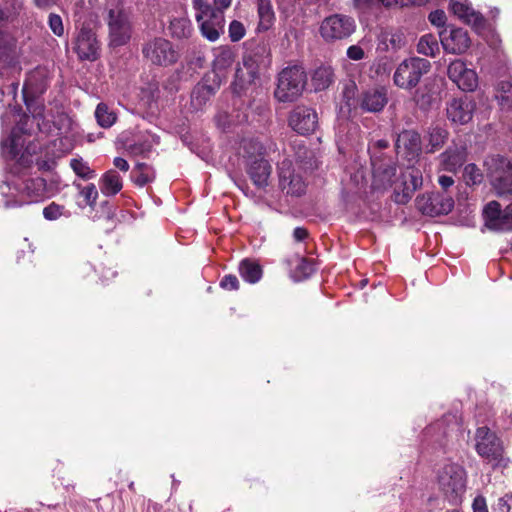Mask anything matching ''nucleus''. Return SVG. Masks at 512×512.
<instances>
[{
	"mask_svg": "<svg viewBox=\"0 0 512 512\" xmlns=\"http://www.w3.org/2000/svg\"><path fill=\"white\" fill-rule=\"evenodd\" d=\"M28 116L24 117L13 128L11 135L2 142V151L5 157L15 161V172L23 176H29L32 154L30 146L32 144L30 129L25 128L28 122Z\"/></svg>",
	"mask_w": 512,
	"mask_h": 512,
	"instance_id": "1",
	"label": "nucleus"
},
{
	"mask_svg": "<svg viewBox=\"0 0 512 512\" xmlns=\"http://www.w3.org/2000/svg\"><path fill=\"white\" fill-rule=\"evenodd\" d=\"M306 84L307 74L302 66H287L278 73L274 97L279 102H294L302 95Z\"/></svg>",
	"mask_w": 512,
	"mask_h": 512,
	"instance_id": "2",
	"label": "nucleus"
},
{
	"mask_svg": "<svg viewBox=\"0 0 512 512\" xmlns=\"http://www.w3.org/2000/svg\"><path fill=\"white\" fill-rule=\"evenodd\" d=\"M484 165L492 187L500 197L512 199V162L501 155H491Z\"/></svg>",
	"mask_w": 512,
	"mask_h": 512,
	"instance_id": "3",
	"label": "nucleus"
},
{
	"mask_svg": "<svg viewBox=\"0 0 512 512\" xmlns=\"http://www.w3.org/2000/svg\"><path fill=\"white\" fill-rule=\"evenodd\" d=\"M429 60L421 57L404 59L396 68L393 75V83L400 89L412 90L421 81L422 77L431 70Z\"/></svg>",
	"mask_w": 512,
	"mask_h": 512,
	"instance_id": "4",
	"label": "nucleus"
},
{
	"mask_svg": "<svg viewBox=\"0 0 512 512\" xmlns=\"http://www.w3.org/2000/svg\"><path fill=\"white\" fill-rule=\"evenodd\" d=\"M141 52L146 61L156 66L167 67L175 64L179 59V53L173 44L162 37H154L144 41Z\"/></svg>",
	"mask_w": 512,
	"mask_h": 512,
	"instance_id": "5",
	"label": "nucleus"
},
{
	"mask_svg": "<svg viewBox=\"0 0 512 512\" xmlns=\"http://www.w3.org/2000/svg\"><path fill=\"white\" fill-rule=\"evenodd\" d=\"M475 450L477 454L492 463L493 466L499 465L503 460L504 447L497 434L487 426L476 429L474 435Z\"/></svg>",
	"mask_w": 512,
	"mask_h": 512,
	"instance_id": "6",
	"label": "nucleus"
},
{
	"mask_svg": "<svg viewBox=\"0 0 512 512\" xmlns=\"http://www.w3.org/2000/svg\"><path fill=\"white\" fill-rule=\"evenodd\" d=\"M438 483L448 500L457 503L465 491V471L457 464L445 465L439 471Z\"/></svg>",
	"mask_w": 512,
	"mask_h": 512,
	"instance_id": "7",
	"label": "nucleus"
},
{
	"mask_svg": "<svg viewBox=\"0 0 512 512\" xmlns=\"http://www.w3.org/2000/svg\"><path fill=\"white\" fill-rule=\"evenodd\" d=\"M51 70L48 66H38L34 69V95L36 93L42 94L49 86L51 79ZM53 115L46 112L45 106L39 103L34 98V120H37V126L41 132L50 129V122Z\"/></svg>",
	"mask_w": 512,
	"mask_h": 512,
	"instance_id": "8",
	"label": "nucleus"
},
{
	"mask_svg": "<svg viewBox=\"0 0 512 512\" xmlns=\"http://www.w3.org/2000/svg\"><path fill=\"white\" fill-rule=\"evenodd\" d=\"M74 50L81 60L95 61L100 55V43L92 21L83 22L74 42Z\"/></svg>",
	"mask_w": 512,
	"mask_h": 512,
	"instance_id": "9",
	"label": "nucleus"
},
{
	"mask_svg": "<svg viewBox=\"0 0 512 512\" xmlns=\"http://www.w3.org/2000/svg\"><path fill=\"white\" fill-rule=\"evenodd\" d=\"M416 207L422 214L431 217L447 215L454 208V199L448 193L431 192L418 196Z\"/></svg>",
	"mask_w": 512,
	"mask_h": 512,
	"instance_id": "10",
	"label": "nucleus"
},
{
	"mask_svg": "<svg viewBox=\"0 0 512 512\" xmlns=\"http://www.w3.org/2000/svg\"><path fill=\"white\" fill-rule=\"evenodd\" d=\"M109 45L120 47L126 45L132 36V26L127 14L122 10H109L108 13Z\"/></svg>",
	"mask_w": 512,
	"mask_h": 512,
	"instance_id": "11",
	"label": "nucleus"
},
{
	"mask_svg": "<svg viewBox=\"0 0 512 512\" xmlns=\"http://www.w3.org/2000/svg\"><path fill=\"white\" fill-rule=\"evenodd\" d=\"M355 27V21L352 17L334 14L324 19L320 32L326 40H341L352 35Z\"/></svg>",
	"mask_w": 512,
	"mask_h": 512,
	"instance_id": "12",
	"label": "nucleus"
},
{
	"mask_svg": "<svg viewBox=\"0 0 512 512\" xmlns=\"http://www.w3.org/2000/svg\"><path fill=\"white\" fill-rule=\"evenodd\" d=\"M483 216L488 229L497 232L512 231V203L502 210L500 203L491 201L485 206Z\"/></svg>",
	"mask_w": 512,
	"mask_h": 512,
	"instance_id": "13",
	"label": "nucleus"
},
{
	"mask_svg": "<svg viewBox=\"0 0 512 512\" xmlns=\"http://www.w3.org/2000/svg\"><path fill=\"white\" fill-rule=\"evenodd\" d=\"M288 125L300 135L312 134L318 127V114L311 107L298 105L290 111Z\"/></svg>",
	"mask_w": 512,
	"mask_h": 512,
	"instance_id": "14",
	"label": "nucleus"
},
{
	"mask_svg": "<svg viewBox=\"0 0 512 512\" xmlns=\"http://www.w3.org/2000/svg\"><path fill=\"white\" fill-rule=\"evenodd\" d=\"M373 184L377 188L386 189L395 183L397 164L388 156H371Z\"/></svg>",
	"mask_w": 512,
	"mask_h": 512,
	"instance_id": "15",
	"label": "nucleus"
},
{
	"mask_svg": "<svg viewBox=\"0 0 512 512\" xmlns=\"http://www.w3.org/2000/svg\"><path fill=\"white\" fill-rule=\"evenodd\" d=\"M279 187L286 194L299 197L305 193L306 184L301 175L296 174L292 162L284 159L278 166Z\"/></svg>",
	"mask_w": 512,
	"mask_h": 512,
	"instance_id": "16",
	"label": "nucleus"
},
{
	"mask_svg": "<svg viewBox=\"0 0 512 512\" xmlns=\"http://www.w3.org/2000/svg\"><path fill=\"white\" fill-rule=\"evenodd\" d=\"M467 145L463 141L452 144L438 156L439 170L456 173L467 161Z\"/></svg>",
	"mask_w": 512,
	"mask_h": 512,
	"instance_id": "17",
	"label": "nucleus"
},
{
	"mask_svg": "<svg viewBox=\"0 0 512 512\" xmlns=\"http://www.w3.org/2000/svg\"><path fill=\"white\" fill-rule=\"evenodd\" d=\"M440 41L445 52L462 54L470 47L471 40L463 28H445L439 32Z\"/></svg>",
	"mask_w": 512,
	"mask_h": 512,
	"instance_id": "18",
	"label": "nucleus"
},
{
	"mask_svg": "<svg viewBox=\"0 0 512 512\" xmlns=\"http://www.w3.org/2000/svg\"><path fill=\"white\" fill-rule=\"evenodd\" d=\"M476 103L470 96L453 98L447 103V118L454 124L465 125L473 118Z\"/></svg>",
	"mask_w": 512,
	"mask_h": 512,
	"instance_id": "19",
	"label": "nucleus"
},
{
	"mask_svg": "<svg viewBox=\"0 0 512 512\" xmlns=\"http://www.w3.org/2000/svg\"><path fill=\"white\" fill-rule=\"evenodd\" d=\"M269 47L264 43L256 44L254 48L247 51L243 57V65L247 69L250 80L257 77L260 68H266L271 63Z\"/></svg>",
	"mask_w": 512,
	"mask_h": 512,
	"instance_id": "20",
	"label": "nucleus"
},
{
	"mask_svg": "<svg viewBox=\"0 0 512 512\" xmlns=\"http://www.w3.org/2000/svg\"><path fill=\"white\" fill-rule=\"evenodd\" d=\"M395 148L397 153L408 161L417 159L422 152L420 134L415 130H403L398 134Z\"/></svg>",
	"mask_w": 512,
	"mask_h": 512,
	"instance_id": "21",
	"label": "nucleus"
},
{
	"mask_svg": "<svg viewBox=\"0 0 512 512\" xmlns=\"http://www.w3.org/2000/svg\"><path fill=\"white\" fill-rule=\"evenodd\" d=\"M387 103V89L385 87H373L361 93L358 107L365 112L377 113L382 111Z\"/></svg>",
	"mask_w": 512,
	"mask_h": 512,
	"instance_id": "22",
	"label": "nucleus"
},
{
	"mask_svg": "<svg viewBox=\"0 0 512 512\" xmlns=\"http://www.w3.org/2000/svg\"><path fill=\"white\" fill-rule=\"evenodd\" d=\"M450 10L455 16L466 24L472 25L475 29H482L485 26L484 17L468 4L451 0Z\"/></svg>",
	"mask_w": 512,
	"mask_h": 512,
	"instance_id": "23",
	"label": "nucleus"
},
{
	"mask_svg": "<svg viewBox=\"0 0 512 512\" xmlns=\"http://www.w3.org/2000/svg\"><path fill=\"white\" fill-rule=\"evenodd\" d=\"M17 59L18 49L15 39L10 34L0 30V69L14 66Z\"/></svg>",
	"mask_w": 512,
	"mask_h": 512,
	"instance_id": "24",
	"label": "nucleus"
},
{
	"mask_svg": "<svg viewBox=\"0 0 512 512\" xmlns=\"http://www.w3.org/2000/svg\"><path fill=\"white\" fill-rule=\"evenodd\" d=\"M247 173L253 184L263 189L268 185V179L271 174V165L264 158H255L250 162Z\"/></svg>",
	"mask_w": 512,
	"mask_h": 512,
	"instance_id": "25",
	"label": "nucleus"
},
{
	"mask_svg": "<svg viewBox=\"0 0 512 512\" xmlns=\"http://www.w3.org/2000/svg\"><path fill=\"white\" fill-rule=\"evenodd\" d=\"M287 264L290 276L296 282L310 277L316 270L317 265L313 258H289Z\"/></svg>",
	"mask_w": 512,
	"mask_h": 512,
	"instance_id": "26",
	"label": "nucleus"
},
{
	"mask_svg": "<svg viewBox=\"0 0 512 512\" xmlns=\"http://www.w3.org/2000/svg\"><path fill=\"white\" fill-rule=\"evenodd\" d=\"M201 21L200 28L202 35L210 41L217 40L220 32L223 31V13L220 11H211L209 18Z\"/></svg>",
	"mask_w": 512,
	"mask_h": 512,
	"instance_id": "27",
	"label": "nucleus"
},
{
	"mask_svg": "<svg viewBox=\"0 0 512 512\" xmlns=\"http://www.w3.org/2000/svg\"><path fill=\"white\" fill-rule=\"evenodd\" d=\"M425 138L427 140L426 153H435L448 141L449 132L447 129L438 125L430 126L427 129Z\"/></svg>",
	"mask_w": 512,
	"mask_h": 512,
	"instance_id": "28",
	"label": "nucleus"
},
{
	"mask_svg": "<svg viewBox=\"0 0 512 512\" xmlns=\"http://www.w3.org/2000/svg\"><path fill=\"white\" fill-rule=\"evenodd\" d=\"M218 89L219 83L216 81H213L212 84H208L207 81L197 84L191 94L193 105L200 108L206 104Z\"/></svg>",
	"mask_w": 512,
	"mask_h": 512,
	"instance_id": "29",
	"label": "nucleus"
},
{
	"mask_svg": "<svg viewBox=\"0 0 512 512\" xmlns=\"http://www.w3.org/2000/svg\"><path fill=\"white\" fill-rule=\"evenodd\" d=\"M122 189V179L115 170L107 171L100 180V190L110 196L117 194Z\"/></svg>",
	"mask_w": 512,
	"mask_h": 512,
	"instance_id": "30",
	"label": "nucleus"
},
{
	"mask_svg": "<svg viewBox=\"0 0 512 512\" xmlns=\"http://www.w3.org/2000/svg\"><path fill=\"white\" fill-rule=\"evenodd\" d=\"M28 180L29 179H22L21 183H14V189L17 193L13 195V199L6 202L7 207H19L31 202V189Z\"/></svg>",
	"mask_w": 512,
	"mask_h": 512,
	"instance_id": "31",
	"label": "nucleus"
},
{
	"mask_svg": "<svg viewBox=\"0 0 512 512\" xmlns=\"http://www.w3.org/2000/svg\"><path fill=\"white\" fill-rule=\"evenodd\" d=\"M242 278L250 283H256L262 276L261 266L250 258H244L239 264Z\"/></svg>",
	"mask_w": 512,
	"mask_h": 512,
	"instance_id": "32",
	"label": "nucleus"
},
{
	"mask_svg": "<svg viewBox=\"0 0 512 512\" xmlns=\"http://www.w3.org/2000/svg\"><path fill=\"white\" fill-rule=\"evenodd\" d=\"M23 11L22 0H0V22L12 21Z\"/></svg>",
	"mask_w": 512,
	"mask_h": 512,
	"instance_id": "33",
	"label": "nucleus"
},
{
	"mask_svg": "<svg viewBox=\"0 0 512 512\" xmlns=\"http://www.w3.org/2000/svg\"><path fill=\"white\" fill-rule=\"evenodd\" d=\"M440 51L438 40L432 34H425L420 37L417 43V52L424 56L435 57Z\"/></svg>",
	"mask_w": 512,
	"mask_h": 512,
	"instance_id": "34",
	"label": "nucleus"
},
{
	"mask_svg": "<svg viewBox=\"0 0 512 512\" xmlns=\"http://www.w3.org/2000/svg\"><path fill=\"white\" fill-rule=\"evenodd\" d=\"M295 159L304 170L313 171L318 168V161L315 153L305 146H298L295 150Z\"/></svg>",
	"mask_w": 512,
	"mask_h": 512,
	"instance_id": "35",
	"label": "nucleus"
},
{
	"mask_svg": "<svg viewBox=\"0 0 512 512\" xmlns=\"http://www.w3.org/2000/svg\"><path fill=\"white\" fill-rule=\"evenodd\" d=\"M131 177L136 185L143 187L147 183L153 181L155 176L153 170L148 164L137 163L132 170Z\"/></svg>",
	"mask_w": 512,
	"mask_h": 512,
	"instance_id": "36",
	"label": "nucleus"
},
{
	"mask_svg": "<svg viewBox=\"0 0 512 512\" xmlns=\"http://www.w3.org/2000/svg\"><path fill=\"white\" fill-rule=\"evenodd\" d=\"M333 82V71L330 67H319L312 75V83L316 90H324Z\"/></svg>",
	"mask_w": 512,
	"mask_h": 512,
	"instance_id": "37",
	"label": "nucleus"
},
{
	"mask_svg": "<svg viewBox=\"0 0 512 512\" xmlns=\"http://www.w3.org/2000/svg\"><path fill=\"white\" fill-rule=\"evenodd\" d=\"M496 98L504 109L512 105V81L503 80L498 83Z\"/></svg>",
	"mask_w": 512,
	"mask_h": 512,
	"instance_id": "38",
	"label": "nucleus"
},
{
	"mask_svg": "<svg viewBox=\"0 0 512 512\" xmlns=\"http://www.w3.org/2000/svg\"><path fill=\"white\" fill-rule=\"evenodd\" d=\"M97 123L103 128L111 127L116 121V115L104 103H99L95 110Z\"/></svg>",
	"mask_w": 512,
	"mask_h": 512,
	"instance_id": "39",
	"label": "nucleus"
},
{
	"mask_svg": "<svg viewBox=\"0 0 512 512\" xmlns=\"http://www.w3.org/2000/svg\"><path fill=\"white\" fill-rule=\"evenodd\" d=\"M169 29L173 37L186 38L191 33V24L185 18H175L170 22Z\"/></svg>",
	"mask_w": 512,
	"mask_h": 512,
	"instance_id": "40",
	"label": "nucleus"
},
{
	"mask_svg": "<svg viewBox=\"0 0 512 512\" xmlns=\"http://www.w3.org/2000/svg\"><path fill=\"white\" fill-rule=\"evenodd\" d=\"M462 91H474L477 88L478 80L474 70L467 69L455 83Z\"/></svg>",
	"mask_w": 512,
	"mask_h": 512,
	"instance_id": "41",
	"label": "nucleus"
},
{
	"mask_svg": "<svg viewBox=\"0 0 512 512\" xmlns=\"http://www.w3.org/2000/svg\"><path fill=\"white\" fill-rule=\"evenodd\" d=\"M343 99L346 105L351 108H356L359 105V98H356L357 95V85L353 80H349L345 83L343 88Z\"/></svg>",
	"mask_w": 512,
	"mask_h": 512,
	"instance_id": "42",
	"label": "nucleus"
},
{
	"mask_svg": "<svg viewBox=\"0 0 512 512\" xmlns=\"http://www.w3.org/2000/svg\"><path fill=\"white\" fill-rule=\"evenodd\" d=\"M70 166L75 174L84 180H89L95 177V172L81 158L71 159Z\"/></svg>",
	"mask_w": 512,
	"mask_h": 512,
	"instance_id": "43",
	"label": "nucleus"
},
{
	"mask_svg": "<svg viewBox=\"0 0 512 512\" xmlns=\"http://www.w3.org/2000/svg\"><path fill=\"white\" fill-rule=\"evenodd\" d=\"M410 183L407 180L406 174H402V181L396 185L394 192H395V202L400 204L407 203L413 196V194H407V189H410Z\"/></svg>",
	"mask_w": 512,
	"mask_h": 512,
	"instance_id": "44",
	"label": "nucleus"
},
{
	"mask_svg": "<svg viewBox=\"0 0 512 512\" xmlns=\"http://www.w3.org/2000/svg\"><path fill=\"white\" fill-rule=\"evenodd\" d=\"M234 62L233 52L229 49H221L213 61L215 70H224Z\"/></svg>",
	"mask_w": 512,
	"mask_h": 512,
	"instance_id": "45",
	"label": "nucleus"
},
{
	"mask_svg": "<svg viewBox=\"0 0 512 512\" xmlns=\"http://www.w3.org/2000/svg\"><path fill=\"white\" fill-rule=\"evenodd\" d=\"M463 178L467 185H477L482 182L483 174L475 164L471 163L465 166L463 171Z\"/></svg>",
	"mask_w": 512,
	"mask_h": 512,
	"instance_id": "46",
	"label": "nucleus"
},
{
	"mask_svg": "<svg viewBox=\"0 0 512 512\" xmlns=\"http://www.w3.org/2000/svg\"><path fill=\"white\" fill-rule=\"evenodd\" d=\"M52 195V186H48L44 178L34 179V202L42 201Z\"/></svg>",
	"mask_w": 512,
	"mask_h": 512,
	"instance_id": "47",
	"label": "nucleus"
},
{
	"mask_svg": "<svg viewBox=\"0 0 512 512\" xmlns=\"http://www.w3.org/2000/svg\"><path fill=\"white\" fill-rule=\"evenodd\" d=\"M258 14L260 17V24L267 28L274 18V13L269 0H258Z\"/></svg>",
	"mask_w": 512,
	"mask_h": 512,
	"instance_id": "48",
	"label": "nucleus"
},
{
	"mask_svg": "<svg viewBox=\"0 0 512 512\" xmlns=\"http://www.w3.org/2000/svg\"><path fill=\"white\" fill-rule=\"evenodd\" d=\"M61 216H69V212L65 210V207L55 202H51L48 206L43 209V217L48 221H55Z\"/></svg>",
	"mask_w": 512,
	"mask_h": 512,
	"instance_id": "49",
	"label": "nucleus"
},
{
	"mask_svg": "<svg viewBox=\"0 0 512 512\" xmlns=\"http://www.w3.org/2000/svg\"><path fill=\"white\" fill-rule=\"evenodd\" d=\"M468 68L466 67L465 63L462 60H454L452 61L447 69V75L448 78L456 83L457 80L466 72Z\"/></svg>",
	"mask_w": 512,
	"mask_h": 512,
	"instance_id": "50",
	"label": "nucleus"
},
{
	"mask_svg": "<svg viewBox=\"0 0 512 512\" xmlns=\"http://www.w3.org/2000/svg\"><path fill=\"white\" fill-rule=\"evenodd\" d=\"M492 509L493 512H512V493L498 498Z\"/></svg>",
	"mask_w": 512,
	"mask_h": 512,
	"instance_id": "51",
	"label": "nucleus"
},
{
	"mask_svg": "<svg viewBox=\"0 0 512 512\" xmlns=\"http://www.w3.org/2000/svg\"><path fill=\"white\" fill-rule=\"evenodd\" d=\"M80 194L85 199L87 205L94 207L98 198V191L94 184L91 183L83 187Z\"/></svg>",
	"mask_w": 512,
	"mask_h": 512,
	"instance_id": "52",
	"label": "nucleus"
},
{
	"mask_svg": "<svg viewBox=\"0 0 512 512\" xmlns=\"http://www.w3.org/2000/svg\"><path fill=\"white\" fill-rule=\"evenodd\" d=\"M406 176H407V180L409 181L410 183V189H407V194H414V192L419 189L422 184H423V178H422V175L420 173V171L416 170V171H411V172H408V173H405Z\"/></svg>",
	"mask_w": 512,
	"mask_h": 512,
	"instance_id": "53",
	"label": "nucleus"
},
{
	"mask_svg": "<svg viewBox=\"0 0 512 512\" xmlns=\"http://www.w3.org/2000/svg\"><path fill=\"white\" fill-rule=\"evenodd\" d=\"M433 95L429 92L417 90L415 93V101L420 109H428L433 102Z\"/></svg>",
	"mask_w": 512,
	"mask_h": 512,
	"instance_id": "54",
	"label": "nucleus"
},
{
	"mask_svg": "<svg viewBox=\"0 0 512 512\" xmlns=\"http://www.w3.org/2000/svg\"><path fill=\"white\" fill-rule=\"evenodd\" d=\"M48 24L56 36L60 37L64 34L63 22L59 15L51 13L48 18Z\"/></svg>",
	"mask_w": 512,
	"mask_h": 512,
	"instance_id": "55",
	"label": "nucleus"
},
{
	"mask_svg": "<svg viewBox=\"0 0 512 512\" xmlns=\"http://www.w3.org/2000/svg\"><path fill=\"white\" fill-rule=\"evenodd\" d=\"M229 34L232 41H239L245 34V29L242 23L232 21L229 26Z\"/></svg>",
	"mask_w": 512,
	"mask_h": 512,
	"instance_id": "56",
	"label": "nucleus"
},
{
	"mask_svg": "<svg viewBox=\"0 0 512 512\" xmlns=\"http://www.w3.org/2000/svg\"><path fill=\"white\" fill-rule=\"evenodd\" d=\"M193 5L194 8L200 12L196 14V19L198 22H201V20L203 19V14L207 15L209 13L211 15V11H214V9H212L203 0H194Z\"/></svg>",
	"mask_w": 512,
	"mask_h": 512,
	"instance_id": "57",
	"label": "nucleus"
},
{
	"mask_svg": "<svg viewBox=\"0 0 512 512\" xmlns=\"http://www.w3.org/2000/svg\"><path fill=\"white\" fill-rule=\"evenodd\" d=\"M241 69H237L235 81L232 83L231 88L234 94L240 96L246 89V82L240 76Z\"/></svg>",
	"mask_w": 512,
	"mask_h": 512,
	"instance_id": "58",
	"label": "nucleus"
},
{
	"mask_svg": "<svg viewBox=\"0 0 512 512\" xmlns=\"http://www.w3.org/2000/svg\"><path fill=\"white\" fill-rule=\"evenodd\" d=\"M429 21L437 26V27H442L444 26L445 22H446V14L443 10H435V11H432L430 14H429Z\"/></svg>",
	"mask_w": 512,
	"mask_h": 512,
	"instance_id": "59",
	"label": "nucleus"
},
{
	"mask_svg": "<svg viewBox=\"0 0 512 512\" xmlns=\"http://www.w3.org/2000/svg\"><path fill=\"white\" fill-rule=\"evenodd\" d=\"M220 286L223 289L236 290L238 289L239 281L234 275H225L220 281Z\"/></svg>",
	"mask_w": 512,
	"mask_h": 512,
	"instance_id": "60",
	"label": "nucleus"
},
{
	"mask_svg": "<svg viewBox=\"0 0 512 512\" xmlns=\"http://www.w3.org/2000/svg\"><path fill=\"white\" fill-rule=\"evenodd\" d=\"M347 56L351 60L358 61L365 57V52L360 46L352 45L347 49Z\"/></svg>",
	"mask_w": 512,
	"mask_h": 512,
	"instance_id": "61",
	"label": "nucleus"
},
{
	"mask_svg": "<svg viewBox=\"0 0 512 512\" xmlns=\"http://www.w3.org/2000/svg\"><path fill=\"white\" fill-rule=\"evenodd\" d=\"M472 509L473 512H489L486 499L481 495L474 498Z\"/></svg>",
	"mask_w": 512,
	"mask_h": 512,
	"instance_id": "62",
	"label": "nucleus"
},
{
	"mask_svg": "<svg viewBox=\"0 0 512 512\" xmlns=\"http://www.w3.org/2000/svg\"><path fill=\"white\" fill-rule=\"evenodd\" d=\"M376 5H379V0H354V6L362 11H365Z\"/></svg>",
	"mask_w": 512,
	"mask_h": 512,
	"instance_id": "63",
	"label": "nucleus"
},
{
	"mask_svg": "<svg viewBox=\"0 0 512 512\" xmlns=\"http://www.w3.org/2000/svg\"><path fill=\"white\" fill-rule=\"evenodd\" d=\"M438 183L443 189V193H448V189L454 185V179L451 176L440 175Z\"/></svg>",
	"mask_w": 512,
	"mask_h": 512,
	"instance_id": "64",
	"label": "nucleus"
}]
</instances>
